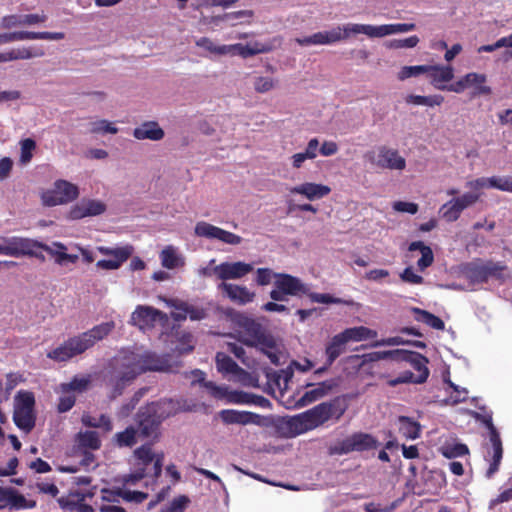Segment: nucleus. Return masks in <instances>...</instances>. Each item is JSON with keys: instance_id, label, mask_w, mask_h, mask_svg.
I'll use <instances>...</instances> for the list:
<instances>
[{"instance_id": "6ab92c4d", "label": "nucleus", "mask_w": 512, "mask_h": 512, "mask_svg": "<svg viewBox=\"0 0 512 512\" xmlns=\"http://www.w3.org/2000/svg\"><path fill=\"white\" fill-rule=\"evenodd\" d=\"M219 417L224 424L239 425H262L261 415L250 411H239L235 409H223L219 412Z\"/></svg>"}, {"instance_id": "49530a36", "label": "nucleus", "mask_w": 512, "mask_h": 512, "mask_svg": "<svg viewBox=\"0 0 512 512\" xmlns=\"http://www.w3.org/2000/svg\"><path fill=\"white\" fill-rule=\"evenodd\" d=\"M34 407L35 397L32 392L21 390L16 394L14 409L34 411Z\"/></svg>"}, {"instance_id": "f8f14e48", "label": "nucleus", "mask_w": 512, "mask_h": 512, "mask_svg": "<svg viewBox=\"0 0 512 512\" xmlns=\"http://www.w3.org/2000/svg\"><path fill=\"white\" fill-rule=\"evenodd\" d=\"M99 253L105 256H112L113 259H103L96 263V267L103 270H117L124 262H126L133 254L134 248L132 245H124L121 247H106L98 246Z\"/></svg>"}, {"instance_id": "f03ea898", "label": "nucleus", "mask_w": 512, "mask_h": 512, "mask_svg": "<svg viewBox=\"0 0 512 512\" xmlns=\"http://www.w3.org/2000/svg\"><path fill=\"white\" fill-rule=\"evenodd\" d=\"M114 327V322H104L88 331L69 337L58 347L50 350L47 357L55 362H67L92 348L98 341L108 336Z\"/></svg>"}, {"instance_id": "58836bf2", "label": "nucleus", "mask_w": 512, "mask_h": 512, "mask_svg": "<svg viewBox=\"0 0 512 512\" xmlns=\"http://www.w3.org/2000/svg\"><path fill=\"white\" fill-rule=\"evenodd\" d=\"M346 341H363L367 339H373L377 337V331L372 330L365 326H358L347 328L342 331Z\"/></svg>"}, {"instance_id": "c03bdc74", "label": "nucleus", "mask_w": 512, "mask_h": 512, "mask_svg": "<svg viewBox=\"0 0 512 512\" xmlns=\"http://www.w3.org/2000/svg\"><path fill=\"white\" fill-rule=\"evenodd\" d=\"M175 309L185 312L187 317H189L193 321H199L205 319L208 315L207 310L203 307L194 306L187 302H180L175 305Z\"/></svg>"}, {"instance_id": "f257e3e1", "label": "nucleus", "mask_w": 512, "mask_h": 512, "mask_svg": "<svg viewBox=\"0 0 512 512\" xmlns=\"http://www.w3.org/2000/svg\"><path fill=\"white\" fill-rule=\"evenodd\" d=\"M346 409L347 405L344 399L340 397L322 402L309 410L290 417L285 422L288 429V436L295 437L306 433L331 419L339 420L344 415Z\"/></svg>"}, {"instance_id": "e2e57ef3", "label": "nucleus", "mask_w": 512, "mask_h": 512, "mask_svg": "<svg viewBox=\"0 0 512 512\" xmlns=\"http://www.w3.org/2000/svg\"><path fill=\"white\" fill-rule=\"evenodd\" d=\"M36 148V143L31 138H26L21 141V156L22 163H28L32 159V152Z\"/></svg>"}, {"instance_id": "b1692460", "label": "nucleus", "mask_w": 512, "mask_h": 512, "mask_svg": "<svg viewBox=\"0 0 512 512\" xmlns=\"http://www.w3.org/2000/svg\"><path fill=\"white\" fill-rule=\"evenodd\" d=\"M9 244V252L12 257L29 256L32 248H41L44 243L24 237H10L5 240Z\"/></svg>"}, {"instance_id": "69168bd1", "label": "nucleus", "mask_w": 512, "mask_h": 512, "mask_svg": "<svg viewBox=\"0 0 512 512\" xmlns=\"http://www.w3.org/2000/svg\"><path fill=\"white\" fill-rule=\"evenodd\" d=\"M122 488H116V489H107L104 488L101 490V500L102 503L106 504H112V503H119V499L122 498Z\"/></svg>"}, {"instance_id": "0e129e2a", "label": "nucleus", "mask_w": 512, "mask_h": 512, "mask_svg": "<svg viewBox=\"0 0 512 512\" xmlns=\"http://www.w3.org/2000/svg\"><path fill=\"white\" fill-rule=\"evenodd\" d=\"M89 380L86 378L74 377L69 383L63 384V391H77L83 392L87 389Z\"/></svg>"}, {"instance_id": "052dcab7", "label": "nucleus", "mask_w": 512, "mask_h": 512, "mask_svg": "<svg viewBox=\"0 0 512 512\" xmlns=\"http://www.w3.org/2000/svg\"><path fill=\"white\" fill-rule=\"evenodd\" d=\"M122 499L126 502L141 504L148 498V493L142 491H131L122 488Z\"/></svg>"}, {"instance_id": "5701e85b", "label": "nucleus", "mask_w": 512, "mask_h": 512, "mask_svg": "<svg viewBox=\"0 0 512 512\" xmlns=\"http://www.w3.org/2000/svg\"><path fill=\"white\" fill-rule=\"evenodd\" d=\"M334 384L332 381H323L314 386L312 383H306L304 387H312V389L306 391L297 401V407H305L321 398L326 396L333 388Z\"/></svg>"}, {"instance_id": "13d9d810", "label": "nucleus", "mask_w": 512, "mask_h": 512, "mask_svg": "<svg viewBox=\"0 0 512 512\" xmlns=\"http://www.w3.org/2000/svg\"><path fill=\"white\" fill-rule=\"evenodd\" d=\"M419 43V38L416 35H412L405 39H393L388 42L387 47L392 49L400 48H413Z\"/></svg>"}, {"instance_id": "a211bd4d", "label": "nucleus", "mask_w": 512, "mask_h": 512, "mask_svg": "<svg viewBox=\"0 0 512 512\" xmlns=\"http://www.w3.org/2000/svg\"><path fill=\"white\" fill-rule=\"evenodd\" d=\"M357 28L359 31H364V34L370 38H380L395 33L413 31L416 29V25L414 23L384 24L380 26L365 24V26Z\"/></svg>"}, {"instance_id": "aec40b11", "label": "nucleus", "mask_w": 512, "mask_h": 512, "mask_svg": "<svg viewBox=\"0 0 512 512\" xmlns=\"http://www.w3.org/2000/svg\"><path fill=\"white\" fill-rule=\"evenodd\" d=\"M218 290L221 291L231 302L238 305H246L251 303L255 298V292L250 291L247 287L221 282L217 286Z\"/></svg>"}, {"instance_id": "20e7f679", "label": "nucleus", "mask_w": 512, "mask_h": 512, "mask_svg": "<svg viewBox=\"0 0 512 512\" xmlns=\"http://www.w3.org/2000/svg\"><path fill=\"white\" fill-rule=\"evenodd\" d=\"M398 363H407L417 373L407 370L402 372L398 377L389 379L387 384L390 387H395L403 383L422 384L426 382L429 376V369L427 367L428 359L419 352L400 349Z\"/></svg>"}, {"instance_id": "e433bc0d", "label": "nucleus", "mask_w": 512, "mask_h": 512, "mask_svg": "<svg viewBox=\"0 0 512 512\" xmlns=\"http://www.w3.org/2000/svg\"><path fill=\"white\" fill-rule=\"evenodd\" d=\"M13 421L19 429L29 433L35 427L36 416L32 410L14 409Z\"/></svg>"}, {"instance_id": "6e6d98bb", "label": "nucleus", "mask_w": 512, "mask_h": 512, "mask_svg": "<svg viewBox=\"0 0 512 512\" xmlns=\"http://www.w3.org/2000/svg\"><path fill=\"white\" fill-rule=\"evenodd\" d=\"M204 387L207 388L210 394L216 399H225L228 402L229 393L231 390L228 389L227 386H218L212 381H207L204 383Z\"/></svg>"}, {"instance_id": "a878e982", "label": "nucleus", "mask_w": 512, "mask_h": 512, "mask_svg": "<svg viewBox=\"0 0 512 512\" xmlns=\"http://www.w3.org/2000/svg\"><path fill=\"white\" fill-rule=\"evenodd\" d=\"M227 48H229V54H238L242 58H248L257 54L270 52L272 50V45L269 43L255 41L245 45L241 43L231 44L227 45Z\"/></svg>"}, {"instance_id": "39448f33", "label": "nucleus", "mask_w": 512, "mask_h": 512, "mask_svg": "<svg viewBox=\"0 0 512 512\" xmlns=\"http://www.w3.org/2000/svg\"><path fill=\"white\" fill-rule=\"evenodd\" d=\"M274 286L279 288L286 295L302 296L307 295L312 302L323 304H341L343 300L336 298L327 293L310 292L309 287L304 284L298 277L287 273L274 274Z\"/></svg>"}, {"instance_id": "7c9ffc66", "label": "nucleus", "mask_w": 512, "mask_h": 512, "mask_svg": "<svg viewBox=\"0 0 512 512\" xmlns=\"http://www.w3.org/2000/svg\"><path fill=\"white\" fill-rule=\"evenodd\" d=\"M106 210V206L101 201L88 200L82 202L71 210V217L73 219H80L87 216H97Z\"/></svg>"}, {"instance_id": "4468645a", "label": "nucleus", "mask_w": 512, "mask_h": 512, "mask_svg": "<svg viewBox=\"0 0 512 512\" xmlns=\"http://www.w3.org/2000/svg\"><path fill=\"white\" fill-rule=\"evenodd\" d=\"M194 232L198 237L217 239L230 245H239L242 242L241 236L226 231L205 221L198 222L195 225Z\"/></svg>"}, {"instance_id": "774afa93", "label": "nucleus", "mask_w": 512, "mask_h": 512, "mask_svg": "<svg viewBox=\"0 0 512 512\" xmlns=\"http://www.w3.org/2000/svg\"><path fill=\"white\" fill-rule=\"evenodd\" d=\"M35 487L39 493L47 494L53 498H56L59 494V489L54 482L37 481Z\"/></svg>"}, {"instance_id": "cd10ccee", "label": "nucleus", "mask_w": 512, "mask_h": 512, "mask_svg": "<svg viewBox=\"0 0 512 512\" xmlns=\"http://www.w3.org/2000/svg\"><path fill=\"white\" fill-rule=\"evenodd\" d=\"M426 75L430 79L431 83L437 89L445 90L446 85H440V84L451 81L454 77V72H453V68L451 66L427 65Z\"/></svg>"}, {"instance_id": "c85d7f7f", "label": "nucleus", "mask_w": 512, "mask_h": 512, "mask_svg": "<svg viewBox=\"0 0 512 512\" xmlns=\"http://www.w3.org/2000/svg\"><path fill=\"white\" fill-rule=\"evenodd\" d=\"M164 135L163 129L155 121L144 122L133 130V136L138 140L159 141L163 139Z\"/></svg>"}, {"instance_id": "f704fd0d", "label": "nucleus", "mask_w": 512, "mask_h": 512, "mask_svg": "<svg viewBox=\"0 0 512 512\" xmlns=\"http://www.w3.org/2000/svg\"><path fill=\"white\" fill-rule=\"evenodd\" d=\"M348 342L346 341L345 337L343 336L342 332L339 334H336L332 337V339L328 342L325 348V354L327 359V365L331 366L334 361L345 351L346 344Z\"/></svg>"}, {"instance_id": "0eeeda50", "label": "nucleus", "mask_w": 512, "mask_h": 512, "mask_svg": "<svg viewBox=\"0 0 512 512\" xmlns=\"http://www.w3.org/2000/svg\"><path fill=\"white\" fill-rule=\"evenodd\" d=\"M379 441L370 433L355 432L329 448L330 455H346L376 449Z\"/></svg>"}, {"instance_id": "c9c22d12", "label": "nucleus", "mask_w": 512, "mask_h": 512, "mask_svg": "<svg viewBox=\"0 0 512 512\" xmlns=\"http://www.w3.org/2000/svg\"><path fill=\"white\" fill-rule=\"evenodd\" d=\"M6 56L9 61L14 60H28L31 58L42 57L45 54V51L42 47H20L13 48L9 51H6Z\"/></svg>"}, {"instance_id": "8fccbe9b", "label": "nucleus", "mask_w": 512, "mask_h": 512, "mask_svg": "<svg viewBox=\"0 0 512 512\" xmlns=\"http://www.w3.org/2000/svg\"><path fill=\"white\" fill-rule=\"evenodd\" d=\"M189 504L190 498L188 496L179 495L163 506L159 512H185Z\"/></svg>"}, {"instance_id": "4be33fe9", "label": "nucleus", "mask_w": 512, "mask_h": 512, "mask_svg": "<svg viewBox=\"0 0 512 512\" xmlns=\"http://www.w3.org/2000/svg\"><path fill=\"white\" fill-rule=\"evenodd\" d=\"M289 191L291 194H299L310 201H314L328 196L331 192V188L320 183L304 182L290 188Z\"/></svg>"}, {"instance_id": "a19ab883", "label": "nucleus", "mask_w": 512, "mask_h": 512, "mask_svg": "<svg viewBox=\"0 0 512 512\" xmlns=\"http://www.w3.org/2000/svg\"><path fill=\"white\" fill-rule=\"evenodd\" d=\"M113 443L119 448H131L137 443V429L134 426H128L124 431L117 432L113 436Z\"/></svg>"}, {"instance_id": "393cba45", "label": "nucleus", "mask_w": 512, "mask_h": 512, "mask_svg": "<svg viewBox=\"0 0 512 512\" xmlns=\"http://www.w3.org/2000/svg\"><path fill=\"white\" fill-rule=\"evenodd\" d=\"M215 361L219 372L232 374L245 383V378L249 376V373L241 368L229 355L224 352H217Z\"/></svg>"}, {"instance_id": "79ce46f5", "label": "nucleus", "mask_w": 512, "mask_h": 512, "mask_svg": "<svg viewBox=\"0 0 512 512\" xmlns=\"http://www.w3.org/2000/svg\"><path fill=\"white\" fill-rule=\"evenodd\" d=\"M399 433L406 439H416L420 436V424L407 416H399Z\"/></svg>"}, {"instance_id": "37998d69", "label": "nucleus", "mask_w": 512, "mask_h": 512, "mask_svg": "<svg viewBox=\"0 0 512 512\" xmlns=\"http://www.w3.org/2000/svg\"><path fill=\"white\" fill-rule=\"evenodd\" d=\"M18 32V41L23 40H61L65 37L63 32H32V31H17Z\"/></svg>"}, {"instance_id": "4c0bfd02", "label": "nucleus", "mask_w": 512, "mask_h": 512, "mask_svg": "<svg viewBox=\"0 0 512 512\" xmlns=\"http://www.w3.org/2000/svg\"><path fill=\"white\" fill-rule=\"evenodd\" d=\"M413 314L415 315V320L418 322H423L429 327L436 329V330H444L445 323L444 321L439 318L438 316L430 313L429 311L413 307L411 309Z\"/></svg>"}, {"instance_id": "09e8293b", "label": "nucleus", "mask_w": 512, "mask_h": 512, "mask_svg": "<svg viewBox=\"0 0 512 512\" xmlns=\"http://www.w3.org/2000/svg\"><path fill=\"white\" fill-rule=\"evenodd\" d=\"M467 277L474 283H485L488 281L484 263H472L467 267Z\"/></svg>"}, {"instance_id": "1a4fd4ad", "label": "nucleus", "mask_w": 512, "mask_h": 512, "mask_svg": "<svg viewBox=\"0 0 512 512\" xmlns=\"http://www.w3.org/2000/svg\"><path fill=\"white\" fill-rule=\"evenodd\" d=\"M135 378V373L123 365V360L120 356L114 358L113 369L105 378L106 386L109 388L108 398L114 400L121 396L125 388Z\"/></svg>"}, {"instance_id": "412c9836", "label": "nucleus", "mask_w": 512, "mask_h": 512, "mask_svg": "<svg viewBox=\"0 0 512 512\" xmlns=\"http://www.w3.org/2000/svg\"><path fill=\"white\" fill-rule=\"evenodd\" d=\"M151 409L156 413L159 418L164 421L182 411H188L189 408L184 400H174L172 398H164L155 402L149 403Z\"/></svg>"}, {"instance_id": "423d86ee", "label": "nucleus", "mask_w": 512, "mask_h": 512, "mask_svg": "<svg viewBox=\"0 0 512 512\" xmlns=\"http://www.w3.org/2000/svg\"><path fill=\"white\" fill-rule=\"evenodd\" d=\"M119 356L123 360V365L135 373L136 377L147 371H162L166 368V361L154 352L126 351Z\"/></svg>"}, {"instance_id": "c756f323", "label": "nucleus", "mask_w": 512, "mask_h": 512, "mask_svg": "<svg viewBox=\"0 0 512 512\" xmlns=\"http://www.w3.org/2000/svg\"><path fill=\"white\" fill-rule=\"evenodd\" d=\"M461 79L463 80L466 89L469 87H474V90L471 94L472 97L479 95H489L492 92L489 86L484 85L487 80L485 74L471 72L461 77Z\"/></svg>"}, {"instance_id": "9d476101", "label": "nucleus", "mask_w": 512, "mask_h": 512, "mask_svg": "<svg viewBox=\"0 0 512 512\" xmlns=\"http://www.w3.org/2000/svg\"><path fill=\"white\" fill-rule=\"evenodd\" d=\"M484 423L489 430L490 441V446L486 448V454L484 456L485 460L489 463V467L485 475L490 479L499 471L503 457V447L500 434L492 422V417H485Z\"/></svg>"}, {"instance_id": "ea45409f", "label": "nucleus", "mask_w": 512, "mask_h": 512, "mask_svg": "<svg viewBox=\"0 0 512 512\" xmlns=\"http://www.w3.org/2000/svg\"><path fill=\"white\" fill-rule=\"evenodd\" d=\"M7 506L16 510L33 509L36 507V501L28 500L17 490L9 488L7 495Z\"/></svg>"}, {"instance_id": "9b49d317", "label": "nucleus", "mask_w": 512, "mask_h": 512, "mask_svg": "<svg viewBox=\"0 0 512 512\" xmlns=\"http://www.w3.org/2000/svg\"><path fill=\"white\" fill-rule=\"evenodd\" d=\"M79 195L78 187L66 180H57L52 189L42 194L46 206L66 204L75 200Z\"/></svg>"}, {"instance_id": "72a5a7b5", "label": "nucleus", "mask_w": 512, "mask_h": 512, "mask_svg": "<svg viewBox=\"0 0 512 512\" xmlns=\"http://www.w3.org/2000/svg\"><path fill=\"white\" fill-rule=\"evenodd\" d=\"M408 250L410 252L419 251L421 253V257L417 261V268L419 271L423 272L433 264V251L431 247L425 245L422 241L411 242L409 244Z\"/></svg>"}, {"instance_id": "3c124183", "label": "nucleus", "mask_w": 512, "mask_h": 512, "mask_svg": "<svg viewBox=\"0 0 512 512\" xmlns=\"http://www.w3.org/2000/svg\"><path fill=\"white\" fill-rule=\"evenodd\" d=\"M196 45L200 48H203L210 53L216 54V55H227L229 54V48H227V45H216L210 38L208 37H201L196 41Z\"/></svg>"}, {"instance_id": "dca6fc26", "label": "nucleus", "mask_w": 512, "mask_h": 512, "mask_svg": "<svg viewBox=\"0 0 512 512\" xmlns=\"http://www.w3.org/2000/svg\"><path fill=\"white\" fill-rule=\"evenodd\" d=\"M151 409V405L141 407L137 412V424L140 434L144 438L156 437L159 427L163 422Z\"/></svg>"}, {"instance_id": "7ed1b4c3", "label": "nucleus", "mask_w": 512, "mask_h": 512, "mask_svg": "<svg viewBox=\"0 0 512 512\" xmlns=\"http://www.w3.org/2000/svg\"><path fill=\"white\" fill-rule=\"evenodd\" d=\"M239 327L242 342L250 347H257L263 351L272 363L276 364L278 357L271 349L276 346L273 336L256 320L249 317H242L239 320Z\"/></svg>"}, {"instance_id": "bf43d9fd", "label": "nucleus", "mask_w": 512, "mask_h": 512, "mask_svg": "<svg viewBox=\"0 0 512 512\" xmlns=\"http://www.w3.org/2000/svg\"><path fill=\"white\" fill-rule=\"evenodd\" d=\"M490 187L512 193V176H492Z\"/></svg>"}, {"instance_id": "680f3d73", "label": "nucleus", "mask_w": 512, "mask_h": 512, "mask_svg": "<svg viewBox=\"0 0 512 512\" xmlns=\"http://www.w3.org/2000/svg\"><path fill=\"white\" fill-rule=\"evenodd\" d=\"M145 389H139L134 393L130 401L126 404H123L120 408V414L123 417L128 416L136 407L140 399L144 396Z\"/></svg>"}, {"instance_id": "338daca9", "label": "nucleus", "mask_w": 512, "mask_h": 512, "mask_svg": "<svg viewBox=\"0 0 512 512\" xmlns=\"http://www.w3.org/2000/svg\"><path fill=\"white\" fill-rule=\"evenodd\" d=\"M91 132L116 134L118 132V128L107 120H99L92 124Z\"/></svg>"}, {"instance_id": "6e6552de", "label": "nucleus", "mask_w": 512, "mask_h": 512, "mask_svg": "<svg viewBox=\"0 0 512 512\" xmlns=\"http://www.w3.org/2000/svg\"><path fill=\"white\" fill-rule=\"evenodd\" d=\"M364 159L373 167L382 170L402 171L406 168V160L398 150L386 145L378 146L376 149L369 150L364 154Z\"/></svg>"}, {"instance_id": "2eb2a0df", "label": "nucleus", "mask_w": 512, "mask_h": 512, "mask_svg": "<svg viewBox=\"0 0 512 512\" xmlns=\"http://www.w3.org/2000/svg\"><path fill=\"white\" fill-rule=\"evenodd\" d=\"M253 271V265L245 262H222L216 265L211 273L222 282L231 279H240Z\"/></svg>"}, {"instance_id": "ddd939ff", "label": "nucleus", "mask_w": 512, "mask_h": 512, "mask_svg": "<svg viewBox=\"0 0 512 512\" xmlns=\"http://www.w3.org/2000/svg\"><path fill=\"white\" fill-rule=\"evenodd\" d=\"M480 198L479 193L467 192L462 196L451 199L440 208L442 217L448 222L458 220L461 213L468 207L474 205Z\"/></svg>"}, {"instance_id": "a18cd8bd", "label": "nucleus", "mask_w": 512, "mask_h": 512, "mask_svg": "<svg viewBox=\"0 0 512 512\" xmlns=\"http://www.w3.org/2000/svg\"><path fill=\"white\" fill-rule=\"evenodd\" d=\"M160 259L162 266L167 269H174L181 262V258L173 246H166L160 253Z\"/></svg>"}, {"instance_id": "4d7b16f0", "label": "nucleus", "mask_w": 512, "mask_h": 512, "mask_svg": "<svg viewBox=\"0 0 512 512\" xmlns=\"http://www.w3.org/2000/svg\"><path fill=\"white\" fill-rule=\"evenodd\" d=\"M276 85V81L271 77L259 76L254 79V89L258 93H267Z\"/></svg>"}, {"instance_id": "bb28decb", "label": "nucleus", "mask_w": 512, "mask_h": 512, "mask_svg": "<svg viewBox=\"0 0 512 512\" xmlns=\"http://www.w3.org/2000/svg\"><path fill=\"white\" fill-rule=\"evenodd\" d=\"M42 250L46 251L51 257H53L55 263L59 266H63L68 262L75 264L79 259L78 255L76 254H68L66 252V245L58 241L53 242L52 246L44 243Z\"/></svg>"}, {"instance_id": "864d4df0", "label": "nucleus", "mask_w": 512, "mask_h": 512, "mask_svg": "<svg viewBox=\"0 0 512 512\" xmlns=\"http://www.w3.org/2000/svg\"><path fill=\"white\" fill-rule=\"evenodd\" d=\"M134 456L142 463L143 467H147L154 460V452L151 444H144L134 450Z\"/></svg>"}, {"instance_id": "f3484780", "label": "nucleus", "mask_w": 512, "mask_h": 512, "mask_svg": "<svg viewBox=\"0 0 512 512\" xmlns=\"http://www.w3.org/2000/svg\"><path fill=\"white\" fill-rule=\"evenodd\" d=\"M164 319H166V314L151 306L139 305L131 315L132 324L142 330L150 329L157 321Z\"/></svg>"}, {"instance_id": "473e14b6", "label": "nucleus", "mask_w": 512, "mask_h": 512, "mask_svg": "<svg viewBox=\"0 0 512 512\" xmlns=\"http://www.w3.org/2000/svg\"><path fill=\"white\" fill-rule=\"evenodd\" d=\"M76 447L80 451L98 450L101 447V440L96 431H81L75 437Z\"/></svg>"}, {"instance_id": "2f4dec72", "label": "nucleus", "mask_w": 512, "mask_h": 512, "mask_svg": "<svg viewBox=\"0 0 512 512\" xmlns=\"http://www.w3.org/2000/svg\"><path fill=\"white\" fill-rule=\"evenodd\" d=\"M365 26V24H354L349 23L344 25L343 27L337 26L329 31H324L325 35L327 37V40L329 41V44H333L335 42L345 40L350 37V35H356V34H364V31L357 30V27Z\"/></svg>"}, {"instance_id": "5fc2aeb1", "label": "nucleus", "mask_w": 512, "mask_h": 512, "mask_svg": "<svg viewBox=\"0 0 512 512\" xmlns=\"http://www.w3.org/2000/svg\"><path fill=\"white\" fill-rule=\"evenodd\" d=\"M427 65L404 66L398 73L399 80H405L411 77H417L426 74Z\"/></svg>"}, {"instance_id": "603ef678", "label": "nucleus", "mask_w": 512, "mask_h": 512, "mask_svg": "<svg viewBox=\"0 0 512 512\" xmlns=\"http://www.w3.org/2000/svg\"><path fill=\"white\" fill-rule=\"evenodd\" d=\"M487 279L495 278L498 280L505 279V272L507 271V266L500 262L488 261L484 263Z\"/></svg>"}, {"instance_id": "de8ad7c7", "label": "nucleus", "mask_w": 512, "mask_h": 512, "mask_svg": "<svg viewBox=\"0 0 512 512\" xmlns=\"http://www.w3.org/2000/svg\"><path fill=\"white\" fill-rule=\"evenodd\" d=\"M441 453L445 458L453 459L469 454V449L466 444L452 443L442 446Z\"/></svg>"}]
</instances>
